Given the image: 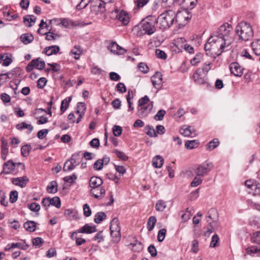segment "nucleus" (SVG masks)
Masks as SVG:
<instances>
[{"mask_svg":"<svg viewBox=\"0 0 260 260\" xmlns=\"http://www.w3.org/2000/svg\"><path fill=\"white\" fill-rule=\"evenodd\" d=\"M225 41L217 36H211L204 45L206 55L214 58L220 55L230 46V42Z\"/></svg>","mask_w":260,"mask_h":260,"instance_id":"f257e3e1","label":"nucleus"},{"mask_svg":"<svg viewBox=\"0 0 260 260\" xmlns=\"http://www.w3.org/2000/svg\"><path fill=\"white\" fill-rule=\"evenodd\" d=\"M156 19L154 17H147L135 27V29H137V36L141 37L145 35H152L156 31Z\"/></svg>","mask_w":260,"mask_h":260,"instance_id":"f03ea898","label":"nucleus"},{"mask_svg":"<svg viewBox=\"0 0 260 260\" xmlns=\"http://www.w3.org/2000/svg\"><path fill=\"white\" fill-rule=\"evenodd\" d=\"M182 15L179 11L176 13L172 10H168L158 16L156 21L160 29H165L170 27L174 21L178 22V19Z\"/></svg>","mask_w":260,"mask_h":260,"instance_id":"7ed1b4c3","label":"nucleus"},{"mask_svg":"<svg viewBox=\"0 0 260 260\" xmlns=\"http://www.w3.org/2000/svg\"><path fill=\"white\" fill-rule=\"evenodd\" d=\"M235 32L239 39L244 41H248L253 37L252 27L246 21H241L237 25Z\"/></svg>","mask_w":260,"mask_h":260,"instance_id":"20e7f679","label":"nucleus"},{"mask_svg":"<svg viewBox=\"0 0 260 260\" xmlns=\"http://www.w3.org/2000/svg\"><path fill=\"white\" fill-rule=\"evenodd\" d=\"M232 31L233 28L232 25L228 23H225L218 28L214 36L225 40V43L230 42V45L233 41L232 36L233 34Z\"/></svg>","mask_w":260,"mask_h":260,"instance_id":"39448f33","label":"nucleus"},{"mask_svg":"<svg viewBox=\"0 0 260 260\" xmlns=\"http://www.w3.org/2000/svg\"><path fill=\"white\" fill-rule=\"evenodd\" d=\"M213 168L212 162L205 161L200 165H199L194 170L197 176L203 177L207 175Z\"/></svg>","mask_w":260,"mask_h":260,"instance_id":"423d86ee","label":"nucleus"},{"mask_svg":"<svg viewBox=\"0 0 260 260\" xmlns=\"http://www.w3.org/2000/svg\"><path fill=\"white\" fill-rule=\"evenodd\" d=\"M245 186L250 189L249 191V193L252 194L253 196H260V183L255 182L251 180H247L245 182Z\"/></svg>","mask_w":260,"mask_h":260,"instance_id":"0eeeda50","label":"nucleus"},{"mask_svg":"<svg viewBox=\"0 0 260 260\" xmlns=\"http://www.w3.org/2000/svg\"><path fill=\"white\" fill-rule=\"evenodd\" d=\"M153 107V102H150L146 105L138 107L137 115L141 118H143L148 115Z\"/></svg>","mask_w":260,"mask_h":260,"instance_id":"6e6552de","label":"nucleus"},{"mask_svg":"<svg viewBox=\"0 0 260 260\" xmlns=\"http://www.w3.org/2000/svg\"><path fill=\"white\" fill-rule=\"evenodd\" d=\"M107 48L111 53L116 55H123L126 52L125 49L114 42H110L107 46Z\"/></svg>","mask_w":260,"mask_h":260,"instance_id":"1a4fd4ad","label":"nucleus"},{"mask_svg":"<svg viewBox=\"0 0 260 260\" xmlns=\"http://www.w3.org/2000/svg\"><path fill=\"white\" fill-rule=\"evenodd\" d=\"M202 71L201 69H198L192 75L194 82L198 84H205L206 83L205 76H203Z\"/></svg>","mask_w":260,"mask_h":260,"instance_id":"9d476101","label":"nucleus"},{"mask_svg":"<svg viewBox=\"0 0 260 260\" xmlns=\"http://www.w3.org/2000/svg\"><path fill=\"white\" fill-rule=\"evenodd\" d=\"M151 80L153 87L156 89H159L162 85V75L159 72H156L151 78Z\"/></svg>","mask_w":260,"mask_h":260,"instance_id":"9b49d317","label":"nucleus"},{"mask_svg":"<svg viewBox=\"0 0 260 260\" xmlns=\"http://www.w3.org/2000/svg\"><path fill=\"white\" fill-rule=\"evenodd\" d=\"M230 70L231 74L235 76L240 77L243 74V69L237 62H233L230 65Z\"/></svg>","mask_w":260,"mask_h":260,"instance_id":"f8f14e48","label":"nucleus"},{"mask_svg":"<svg viewBox=\"0 0 260 260\" xmlns=\"http://www.w3.org/2000/svg\"><path fill=\"white\" fill-rule=\"evenodd\" d=\"M96 226L92 223L85 224L83 226L79 229L77 231L79 233L91 234L96 232Z\"/></svg>","mask_w":260,"mask_h":260,"instance_id":"ddd939ff","label":"nucleus"},{"mask_svg":"<svg viewBox=\"0 0 260 260\" xmlns=\"http://www.w3.org/2000/svg\"><path fill=\"white\" fill-rule=\"evenodd\" d=\"M15 168V164L11 160H9L4 164L3 170L1 174H9L11 173L14 170Z\"/></svg>","mask_w":260,"mask_h":260,"instance_id":"4468645a","label":"nucleus"},{"mask_svg":"<svg viewBox=\"0 0 260 260\" xmlns=\"http://www.w3.org/2000/svg\"><path fill=\"white\" fill-rule=\"evenodd\" d=\"M180 133L184 136L188 137H193L196 136L194 129L190 126H183L180 129Z\"/></svg>","mask_w":260,"mask_h":260,"instance_id":"2eb2a0df","label":"nucleus"},{"mask_svg":"<svg viewBox=\"0 0 260 260\" xmlns=\"http://www.w3.org/2000/svg\"><path fill=\"white\" fill-rule=\"evenodd\" d=\"M197 0H178V5L191 9L197 5Z\"/></svg>","mask_w":260,"mask_h":260,"instance_id":"dca6fc26","label":"nucleus"},{"mask_svg":"<svg viewBox=\"0 0 260 260\" xmlns=\"http://www.w3.org/2000/svg\"><path fill=\"white\" fill-rule=\"evenodd\" d=\"M116 18L124 25H127L129 22L128 14L123 11H121L118 14H117L116 15Z\"/></svg>","mask_w":260,"mask_h":260,"instance_id":"f3484780","label":"nucleus"},{"mask_svg":"<svg viewBox=\"0 0 260 260\" xmlns=\"http://www.w3.org/2000/svg\"><path fill=\"white\" fill-rule=\"evenodd\" d=\"M28 181V178L26 176H23L22 177L13 178L12 182L15 185L20 186L21 187H23L26 185Z\"/></svg>","mask_w":260,"mask_h":260,"instance_id":"a211bd4d","label":"nucleus"},{"mask_svg":"<svg viewBox=\"0 0 260 260\" xmlns=\"http://www.w3.org/2000/svg\"><path fill=\"white\" fill-rule=\"evenodd\" d=\"M1 154L2 157L4 159H6L8 153V143L7 140L4 138H1Z\"/></svg>","mask_w":260,"mask_h":260,"instance_id":"6ab92c4d","label":"nucleus"},{"mask_svg":"<svg viewBox=\"0 0 260 260\" xmlns=\"http://www.w3.org/2000/svg\"><path fill=\"white\" fill-rule=\"evenodd\" d=\"M152 166L155 168H160L164 164V158L159 155L154 157L152 161Z\"/></svg>","mask_w":260,"mask_h":260,"instance_id":"aec40b11","label":"nucleus"},{"mask_svg":"<svg viewBox=\"0 0 260 260\" xmlns=\"http://www.w3.org/2000/svg\"><path fill=\"white\" fill-rule=\"evenodd\" d=\"M110 232H120L121 228L119 226V220L117 218H114L110 223Z\"/></svg>","mask_w":260,"mask_h":260,"instance_id":"412c9836","label":"nucleus"},{"mask_svg":"<svg viewBox=\"0 0 260 260\" xmlns=\"http://www.w3.org/2000/svg\"><path fill=\"white\" fill-rule=\"evenodd\" d=\"M97 181H98V177H96V176L92 177L90 178V181H89V186L91 188V189L90 190V193L91 194H92L93 196H94V197L96 199H98V194H95L94 193L93 189L98 187Z\"/></svg>","mask_w":260,"mask_h":260,"instance_id":"4be33fe9","label":"nucleus"},{"mask_svg":"<svg viewBox=\"0 0 260 260\" xmlns=\"http://www.w3.org/2000/svg\"><path fill=\"white\" fill-rule=\"evenodd\" d=\"M59 50L60 48L58 46H51L45 48V54L48 56L56 54Z\"/></svg>","mask_w":260,"mask_h":260,"instance_id":"5701e85b","label":"nucleus"},{"mask_svg":"<svg viewBox=\"0 0 260 260\" xmlns=\"http://www.w3.org/2000/svg\"><path fill=\"white\" fill-rule=\"evenodd\" d=\"M20 40L24 44H28L31 43L34 39V36L30 34L26 33L20 36Z\"/></svg>","mask_w":260,"mask_h":260,"instance_id":"b1692460","label":"nucleus"},{"mask_svg":"<svg viewBox=\"0 0 260 260\" xmlns=\"http://www.w3.org/2000/svg\"><path fill=\"white\" fill-rule=\"evenodd\" d=\"M246 252L247 254L250 255L251 256L256 255L258 256V254L259 253V247L256 246H250L248 247L246 249Z\"/></svg>","mask_w":260,"mask_h":260,"instance_id":"393cba45","label":"nucleus"},{"mask_svg":"<svg viewBox=\"0 0 260 260\" xmlns=\"http://www.w3.org/2000/svg\"><path fill=\"white\" fill-rule=\"evenodd\" d=\"M16 127L17 129L21 131L23 129L26 128L28 129V133H30L33 130V126L31 124H27L25 122L18 123L16 125Z\"/></svg>","mask_w":260,"mask_h":260,"instance_id":"a878e982","label":"nucleus"},{"mask_svg":"<svg viewBox=\"0 0 260 260\" xmlns=\"http://www.w3.org/2000/svg\"><path fill=\"white\" fill-rule=\"evenodd\" d=\"M46 190L50 193H55L57 191V183L55 181H52L46 187Z\"/></svg>","mask_w":260,"mask_h":260,"instance_id":"bb28decb","label":"nucleus"},{"mask_svg":"<svg viewBox=\"0 0 260 260\" xmlns=\"http://www.w3.org/2000/svg\"><path fill=\"white\" fill-rule=\"evenodd\" d=\"M82 158V156L80 154V152H79L73 154L72 157L69 159V160L71 161L74 164V165L77 166L79 165Z\"/></svg>","mask_w":260,"mask_h":260,"instance_id":"cd10ccee","label":"nucleus"},{"mask_svg":"<svg viewBox=\"0 0 260 260\" xmlns=\"http://www.w3.org/2000/svg\"><path fill=\"white\" fill-rule=\"evenodd\" d=\"M25 229L28 232H34L36 229V223L33 221H27L23 225Z\"/></svg>","mask_w":260,"mask_h":260,"instance_id":"c85d7f7f","label":"nucleus"},{"mask_svg":"<svg viewBox=\"0 0 260 260\" xmlns=\"http://www.w3.org/2000/svg\"><path fill=\"white\" fill-rule=\"evenodd\" d=\"M253 52L256 56L260 55V40L253 41L251 44Z\"/></svg>","mask_w":260,"mask_h":260,"instance_id":"c756f323","label":"nucleus"},{"mask_svg":"<svg viewBox=\"0 0 260 260\" xmlns=\"http://www.w3.org/2000/svg\"><path fill=\"white\" fill-rule=\"evenodd\" d=\"M42 35L46 36V39L48 41L55 40L60 37V35L51 32L50 30L48 32L42 33Z\"/></svg>","mask_w":260,"mask_h":260,"instance_id":"7c9ffc66","label":"nucleus"},{"mask_svg":"<svg viewBox=\"0 0 260 260\" xmlns=\"http://www.w3.org/2000/svg\"><path fill=\"white\" fill-rule=\"evenodd\" d=\"M71 53L74 55V58L76 59H78L82 54V50L80 46L76 45L72 49Z\"/></svg>","mask_w":260,"mask_h":260,"instance_id":"2f4dec72","label":"nucleus"},{"mask_svg":"<svg viewBox=\"0 0 260 260\" xmlns=\"http://www.w3.org/2000/svg\"><path fill=\"white\" fill-rule=\"evenodd\" d=\"M203 58V54L202 53H197L194 57L190 60L191 64L194 66H197L202 61Z\"/></svg>","mask_w":260,"mask_h":260,"instance_id":"473e14b6","label":"nucleus"},{"mask_svg":"<svg viewBox=\"0 0 260 260\" xmlns=\"http://www.w3.org/2000/svg\"><path fill=\"white\" fill-rule=\"evenodd\" d=\"M156 222V218L155 216H152L149 218L147 223V228L148 231L150 232L153 229Z\"/></svg>","mask_w":260,"mask_h":260,"instance_id":"72a5a7b5","label":"nucleus"},{"mask_svg":"<svg viewBox=\"0 0 260 260\" xmlns=\"http://www.w3.org/2000/svg\"><path fill=\"white\" fill-rule=\"evenodd\" d=\"M130 245L132 246V250L136 252H140L143 249V246L142 243L137 240L134 243H131Z\"/></svg>","mask_w":260,"mask_h":260,"instance_id":"f704fd0d","label":"nucleus"},{"mask_svg":"<svg viewBox=\"0 0 260 260\" xmlns=\"http://www.w3.org/2000/svg\"><path fill=\"white\" fill-rule=\"evenodd\" d=\"M71 101V98H69V100L68 101L67 99H64L61 101V106H60V114H62L67 109L69 106V103Z\"/></svg>","mask_w":260,"mask_h":260,"instance_id":"c9c22d12","label":"nucleus"},{"mask_svg":"<svg viewBox=\"0 0 260 260\" xmlns=\"http://www.w3.org/2000/svg\"><path fill=\"white\" fill-rule=\"evenodd\" d=\"M11 247H13V248H18L19 249H21L23 250H25L28 247V245L27 244L25 243V240H24L22 242H18L16 243H12Z\"/></svg>","mask_w":260,"mask_h":260,"instance_id":"e433bc0d","label":"nucleus"},{"mask_svg":"<svg viewBox=\"0 0 260 260\" xmlns=\"http://www.w3.org/2000/svg\"><path fill=\"white\" fill-rule=\"evenodd\" d=\"M76 166L69 159L67 160L63 167V171L64 172H69L73 170Z\"/></svg>","mask_w":260,"mask_h":260,"instance_id":"4c0bfd02","label":"nucleus"},{"mask_svg":"<svg viewBox=\"0 0 260 260\" xmlns=\"http://www.w3.org/2000/svg\"><path fill=\"white\" fill-rule=\"evenodd\" d=\"M145 129L146 131V133L147 135H148L150 137H157V134H156V131L155 129L150 125H147L145 127Z\"/></svg>","mask_w":260,"mask_h":260,"instance_id":"58836bf2","label":"nucleus"},{"mask_svg":"<svg viewBox=\"0 0 260 260\" xmlns=\"http://www.w3.org/2000/svg\"><path fill=\"white\" fill-rule=\"evenodd\" d=\"M166 202L163 200H160L157 202L155 208L157 211L162 212L166 209Z\"/></svg>","mask_w":260,"mask_h":260,"instance_id":"ea45409f","label":"nucleus"},{"mask_svg":"<svg viewBox=\"0 0 260 260\" xmlns=\"http://www.w3.org/2000/svg\"><path fill=\"white\" fill-rule=\"evenodd\" d=\"M199 142L196 140L187 141L185 143L186 149H191L198 146Z\"/></svg>","mask_w":260,"mask_h":260,"instance_id":"a19ab883","label":"nucleus"},{"mask_svg":"<svg viewBox=\"0 0 260 260\" xmlns=\"http://www.w3.org/2000/svg\"><path fill=\"white\" fill-rule=\"evenodd\" d=\"M50 205L54 206L57 208H59L61 206V202L60 199L58 197H54L52 198H50Z\"/></svg>","mask_w":260,"mask_h":260,"instance_id":"79ce46f5","label":"nucleus"},{"mask_svg":"<svg viewBox=\"0 0 260 260\" xmlns=\"http://www.w3.org/2000/svg\"><path fill=\"white\" fill-rule=\"evenodd\" d=\"M219 144V142L217 139H214L208 143L207 148L209 150H212L217 147Z\"/></svg>","mask_w":260,"mask_h":260,"instance_id":"37998d69","label":"nucleus"},{"mask_svg":"<svg viewBox=\"0 0 260 260\" xmlns=\"http://www.w3.org/2000/svg\"><path fill=\"white\" fill-rule=\"evenodd\" d=\"M110 161V158L109 157L105 155L103 157V158L101 159H99V170H101L103 168L104 165H107Z\"/></svg>","mask_w":260,"mask_h":260,"instance_id":"c03bdc74","label":"nucleus"},{"mask_svg":"<svg viewBox=\"0 0 260 260\" xmlns=\"http://www.w3.org/2000/svg\"><path fill=\"white\" fill-rule=\"evenodd\" d=\"M85 110V105L83 103H78L77 106L76 113L84 114Z\"/></svg>","mask_w":260,"mask_h":260,"instance_id":"a18cd8bd","label":"nucleus"},{"mask_svg":"<svg viewBox=\"0 0 260 260\" xmlns=\"http://www.w3.org/2000/svg\"><path fill=\"white\" fill-rule=\"evenodd\" d=\"M167 230L165 229H161L158 231L157 234V240L158 242H161L165 239L166 235Z\"/></svg>","mask_w":260,"mask_h":260,"instance_id":"49530a36","label":"nucleus"},{"mask_svg":"<svg viewBox=\"0 0 260 260\" xmlns=\"http://www.w3.org/2000/svg\"><path fill=\"white\" fill-rule=\"evenodd\" d=\"M30 150V146L27 144L24 145L22 146L21 148V154L24 157H27L28 156L29 154V151Z\"/></svg>","mask_w":260,"mask_h":260,"instance_id":"de8ad7c7","label":"nucleus"},{"mask_svg":"<svg viewBox=\"0 0 260 260\" xmlns=\"http://www.w3.org/2000/svg\"><path fill=\"white\" fill-rule=\"evenodd\" d=\"M111 235L112 238V241L115 243H118L121 239L120 232H112Z\"/></svg>","mask_w":260,"mask_h":260,"instance_id":"09e8293b","label":"nucleus"},{"mask_svg":"<svg viewBox=\"0 0 260 260\" xmlns=\"http://www.w3.org/2000/svg\"><path fill=\"white\" fill-rule=\"evenodd\" d=\"M36 19V17L33 15H26L24 17L23 21L24 23L28 22L29 24L28 25V26L30 27L32 26L31 22L35 23Z\"/></svg>","mask_w":260,"mask_h":260,"instance_id":"8fccbe9b","label":"nucleus"},{"mask_svg":"<svg viewBox=\"0 0 260 260\" xmlns=\"http://www.w3.org/2000/svg\"><path fill=\"white\" fill-rule=\"evenodd\" d=\"M60 24L64 27L68 28L70 26L74 25V22L68 18H63L60 20Z\"/></svg>","mask_w":260,"mask_h":260,"instance_id":"3c124183","label":"nucleus"},{"mask_svg":"<svg viewBox=\"0 0 260 260\" xmlns=\"http://www.w3.org/2000/svg\"><path fill=\"white\" fill-rule=\"evenodd\" d=\"M34 60H37V61L35 62V64H34V67L38 70H42L45 65V61L41 60L40 58L35 59Z\"/></svg>","mask_w":260,"mask_h":260,"instance_id":"603ef678","label":"nucleus"},{"mask_svg":"<svg viewBox=\"0 0 260 260\" xmlns=\"http://www.w3.org/2000/svg\"><path fill=\"white\" fill-rule=\"evenodd\" d=\"M251 241L255 244H260V231L253 234L251 237Z\"/></svg>","mask_w":260,"mask_h":260,"instance_id":"864d4df0","label":"nucleus"},{"mask_svg":"<svg viewBox=\"0 0 260 260\" xmlns=\"http://www.w3.org/2000/svg\"><path fill=\"white\" fill-rule=\"evenodd\" d=\"M166 111L164 110H159L154 116V119L157 121L162 120L166 114Z\"/></svg>","mask_w":260,"mask_h":260,"instance_id":"5fc2aeb1","label":"nucleus"},{"mask_svg":"<svg viewBox=\"0 0 260 260\" xmlns=\"http://www.w3.org/2000/svg\"><path fill=\"white\" fill-rule=\"evenodd\" d=\"M114 152L117 156L121 159L123 160H126L128 159V156L123 152L116 149L114 150Z\"/></svg>","mask_w":260,"mask_h":260,"instance_id":"6e6d98bb","label":"nucleus"},{"mask_svg":"<svg viewBox=\"0 0 260 260\" xmlns=\"http://www.w3.org/2000/svg\"><path fill=\"white\" fill-rule=\"evenodd\" d=\"M155 55L157 58L164 60L166 59L167 57L166 53L164 51L159 49H156Z\"/></svg>","mask_w":260,"mask_h":260,"instance_id":"4d7b16f0","label":"nucleus"},{"mask_svg":"<svg viewBox=\"0 0 260 260\" xmlns=\"http://www.w3.org/2000/svg\"><path fill=\"white\" fill-rule=\"evenodd\" d=\"M192 214L191 213V211L189 210V208H187L185 213L182 214L181 218L182 220L184 221H187L188 219H189L191 216Z\"/></svg>","mask_w":260,"mask_h":260,"instance_id":"13d9d810","label":"nucleus"},{"mask_svg":"<svg viewBox=\"0 0 260 260\" xmlns=\"http://www.w3.org/2000/svg\"><path fill=\"white\" fill-rule=\"evenodd\" d=\"M5 57L3 60L2 64L3 66L7 67L9 66L12 62L11 57L8 54H4Z\"/></svg>","mask_w":260,"mask_h":260,"instance_id":"bf43d9fd","label":"nucleus"},{"mask_svg":"<svg viewBox=\"0 0 260 260\" xmlns=\"http://www.w3.org/2000/svg\"><path fill=\"white\" fill-rule=\"evenodd\" d=\"M113 135L116 137H119L121 135L122 129L120 126L114 125L112 128Z\"/></svg>","mask_w":260,"mask_h":260,"instance_id":"052dcab7","label":"nucleus"},{"mask_svg":"<svg viewBox=\"0 0 260 260\" xmlns=\"http://www.w3.org/2000/svg\"><path fill=\"white\" fill-rule=\"evenodd\" d=\"M18 193L17 191H12L10 193V202L11 203H14L16 202L18 199Z\"/></svg>","mask_w":260,"mask_h":260,"instance_id":"680f3d73","label":"nucleus"},{"mask_svg":"<svg viewBox=\"0 0 260 260\" xmlns=\"http://www.w3.org/2000/svg\"><path fill=\"white\" fill-rule=\"evenodd\" d=\"M28 208L32 211L38 212L40 209V206L39 204L34 202L28 205Z\"/></svg>","mask_w":260,"mask_h":260,"instance_id":"e2e57ef3","label":"nucleus"},{"mask_svg":"<svg viewBox=\"0 0 260 260\" xmlns=\"http://www.w3.org/2000/svg\"><path fill=\"white\" fill-rule=\"evenodd\" d=\"M44 242V241L43 239L40 237L35 238L32 240L33 245L37 246V247H41Z\"/></svg>","mask_w":260,"mask_h":260,"instance_id":"0e129e2a","label":"nucleus"},{"mask_svg":"<svg viewBox=\"0 0 260 260\" xmlns=\"http://www.w3.org/2000/svg\"><path fill=\"white\" fill-rule=\"evenodd\" d=\"M83 214L86 217H89L91 214V210L87 204H85L83 207Z\"/></svg>","mask_w":260,"mask_h":260,"instance_id":"69168bd1","label":"nucleus"},{"mask_svg":"<svg viewBox=\"0 0 260 260\" xmlns=\"http://www.w3.org/2000/svg\"><path fill=\"white\" fill-rule=\"evenodd\" d=\"M219 240L218 236L217 234H214L212 237V241L210 243V246L212 247H215L218 245V243Z\"/></svg>","mask_w":260,"mask_h":260,"instance_id":"338daca9","label":"nucleus"},{"mask_svg":"<svg viewBox=\"0 0 260 260\" xmlns=\"http://www.w3.org/2000/svg\"><path fill=\"white\" fill-rule=\"evenodd\" d=\"M47 83V80L45 78L41 77L40 78L37 82V87L39 88L42 89L46 85Z\"/></svg>","mask_w":260,"mask_h":260,"instance_id":"774afa93","label":"nucleus"}]
</instances>
